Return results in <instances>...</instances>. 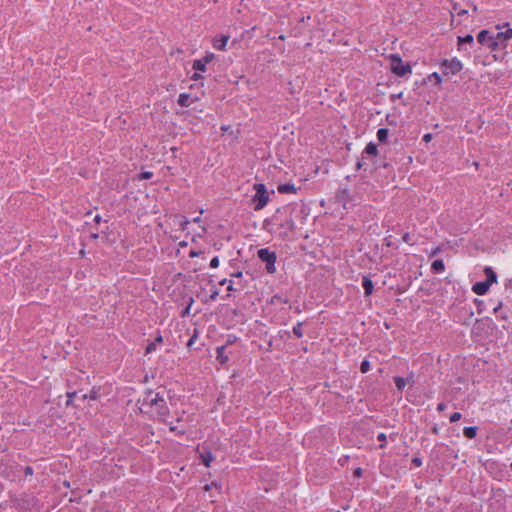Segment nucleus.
I'll use <instances>...</instances> for the list:
<instances>
[{
	"instance_id": "f257e3e1",
	"label": "nucleus",
	"mask_w": 512,
	"mask_h": 512,
	"mask_svg": "<svg viewBox=\"0 0 512 512\" xmlns=\"http://www.w3.org/2000/svg\"><path fill=\"white\" fill-rule=\"evenodd\" d=\"M142 405H147L154 409L158 419L167 424L166 418L169 414V408L163 395H161L159 392L148 390L143 397Z\"/></svg>"
},
{
	"instance_id": "f03ea898",
	"label": "nucleus",
	"mask_w": 512,
	"mask_h": 512,
	"mask_svg": "<svg viewBox=\"0 0 512 512\" xmlns=\"http://www.w3.org/2000/svg\"><path fill=\"white\" fill-rule=\"evenodd\" d=\"M255 195L252 197L251 202L255 211L262 210L270 200V194L263 183H256L253 186Z\"/></svg>"
},
{
	"instance_id": "7ed1b4c3",
	"label": "nucleus",
	"mask_w": 512,
	"mask_h": 512,
	"mask_svg": "<svg viewBox=\"0 0 512 512\" xmlns=\"http://www.w3.org/2000/svg\"><path fill=\"white\" fill-rule=\"evenodd\" d=\"M258 258L266 264V271L269 274H273L276 271L275 262H276V253L270 251L268 248H261L257 251Z\"/></svg>"
},
{
	"instance_id": "20e7f679",
	"label": "nucleus",
	"mask_w": 512,
	"mask_h": 512,
	"mask_svg": "<svg viewBox=\"0 0 512 512\" xmlns=\"http://www.w3.org/2000/svg\"><path fill=\"white\" fill-rule=\"evenodd\" d=\"M391 71L399 77H405L411 74V66L404 63L399 55L393 54L391 55Z\"/></svg>"
},
{
	"instance_id": "39448f33",
	"label": "nucleus",
	"mask_w": 512,
	"mask_h": 512,
	"mask_svg": "<svg viewBox=\"0 0 512 512\" xmlns=\"http://www.w3.org/2000/svg\"><path fill=\"white\" fill-rule=\"evenodd\" d=\"M477 41L489 48L491 51H497L500 49V42L497 41L495 35L491 34L488 30H482L477 35Z\"/></svg>"
},
{
	"instance_id": "423d86ee",
	"label": "nucleus",
	"mask_w": 512,
	"mask_h": 512,
	"mask_svg": "<svg viewBox=\"0 0 512 512\" xmlns=\"http://www.w3.org/2000/svg\"><path fill=\"white\" fill-rule=\"evenodd\" d=\"M440 67H441L443 75H445V76L450 75V74L455 75L462 70L463 64L457 58H453L450 60L444 59L441 62Z\"/></svg>"
},
{
	"instance_id": "0eeeda50",
	"label": "nucleus",
	"mask_w": 512,
	"mask_h": 512,
	"mask_svg": "<svg viewBox=\"0 0 512 512\" xmlns=\"http://www.w3.org/2000/svg\"><path fill=\"white\" fill-rule=\"evenodd\" d=\"M280 227L284 229L283 232L280 233V236L285 239L288 237L289 233L293 232L295 229V222L293 219H287L284 223L280 224Z\"/></svg>"
},
{
	"instance_id": "6e6552de",
	"label": "nucleus",
	"mask_w": 512,
	"mask_h": 512,
	"mask_svg": "<svg viewBox=\"0 0 512 512\" xmlns=\"http://www.w3.org/2000/svg\"><path fill=\"white\" fill-rule=\"evenodd\" d=\"M490 286L485 282V281H480V282H476L472 285V292L477 294V295H485L488 290H489Z\"/></svg>"
},
{
	"instance_id": "1a4fd4ad",
	"label": "nucleus",
	"mask_w": 512,
	"mask_h": 512,
	"mask_svg": "<svg viewBox=\"0 0 512 512\" xmlns=\"http://www.w3.org/2000/svg\"><path fill=\"white\" fill-rule=\"evenodd\" d=\"M362 287L364 289V295L365 296H370L372 293H373V289H374V285H373V282L371 280V277L370 275H364L362 277Z\"/></svg>"
},
{
	"instance_id": "9d476101",
	"label": "nucleus",
	"mask_w": 512,
	"mask_h": 512,
	"mask_svg": "<svg viewBox=\"0 0 512 512\" xmlns=\"http://www.w3.org/2000/svg\"><path fill=\"white\" fill-rule=\"evenodd\" d=\"M216 359L221 365L229 361V357L226 353V345H221L216 348Z\"/></svg>"
},
{
	"instance_id": "9b49d317",
	"label": "nucleus",
	"mask_w": 512,
	"mask_h": 512,
	"mask_svg": "<svg viewBox=\"0 0 512 512\" xmlns=\"http://www.w3.org/2000/svg\"><path fill=\"white\" fill-rule=\"evenodd\" d=\"M495 36L497 38V41L500 42V48H505V42L512 38V28H508L504 32H498Z\"/></svg>"
},
{
	"instance_id": "f8f14e48",
	"label": "nucleus",
	"mask_w": 512,
	"mask_h": 512,
	"mask_svg": "<svg viewBox=\"0 0 512 512\" xmlns=\"http://www.w3.org/2000/svg\"><path fill=\"white\" fill-rule=\"evenodd\" d=\"M229 40V36L220 35L219 37L214 38L213 47L217 50H224Z\"/></svg>"
},
{
	"instance_id": "ddd939ff",
	"label": "nucleus",
	"mask_w": 512,
	"mask_h": 512,
	"mask_svg": "<svg viewBox=\"0 0 512 512\" xmlns=\"http://www.w3.org/2000/svg\"><path fill=\"white\" fill-rule=\"evenodd\" d=\"M484 273L486 275V280L485 282L491 286L492 284L494 283H497V274L495 273V271L492 269V267H489V266H486L484 268Z\"/></svg>"
},
{
	"instance_id": "4468645a",
	"label": "nucleus",
	"mask_w": 512,
	"mask_h": 512,
	"mask_svg": "<svg viewBox=\"0 0 512 512\" xmlns=\"http://www.w3.org/2000/svg\"><path fill=\"white\" fill-rule=\"evenodd\" d=\"M277 189L281 194L295 193L297 191V188L294 186V184L290 183L280 184Z\"/></svg>"
},
{
	"instance_id": "2eb2a0df",
	"label": "nucleus",
	"mask_w": 512,
	"mask_h": 512,
	"mask_svg": "<svg viewBox=\"0 0 512 512\" xmlns=\"http://www.w3.org/2000/svg\"><path fill=\"white\" fill-rule=\"evenodd\" d=\"M200 458H201L202 463L206 467H209L211 462L214 460V456L209 450H204L203 452H201Z\"/></svg>"
},
{
	"instance_id": "dca6fc26",
	"label": "nucleus",
	"mask_w": 512,
	"mask_h": 512,
	"mask_svg": "<svg viewBox=\"0 0 512 512\" xmlns=\"http://www.w3.org/2000/svg\"><path fill=\"white\" fill-rule=\"evenodd\" d=\"M464 44H470V45H473L474 44V38L471 34H467L463 37H458V48L459 50H463V45Z\"/></svg>"
},
{
	"instance_id": "f3484780",
	"label": "nucleus",
	"mask_w": 512,
	"mask_h": 512,
	"mask_svg": "<svg viewBox=\"0 0 512 512\" xmlns=\"http://www.w3.org/2000/svg\"><path fill=\"white\" fill-rule=\"evenodd\" d=\"M364 154L376 156L378 154V148L376 144H374L373 142L368 143L362 153V158H364Z\"/></svg>"
},
{
	"instance_id": "a211bd4d",
	"label": "nucleus",
	"mask_w": 512,
	"mask_h": 512,
	"mask_svg": "<svg viewBox=\"0 0 512 512\" xmlns=\"http://www.w3.org/2000/svg\"><path fill=\"white\" fill-rule=\"evenodd\" d=\"M431 270L434 273H442L445 270V265H444L443 260L437 259V260L433 261V263L431 265Z\"/></svg>"
},
{
	"instance_id": "6ab92c4d",
	"label": "nucleus",
	"mask_w": 512,
	"mask_h": 512,
	"mask_svg": "<svg viewBox=\"0 0 512 512\" xmlns=\"http://www.w3.org/2000/svg\"><path fill=\"white\" fill-rule=\"evenodd\" d=\"M463 435L468 439H474L477 435V427L468 426L463 429Z\"/></svg>"
},
{
	"instance_id": "aec40b11",
	"label": "nucleus",
	"mask_w": 512,
	"mask_h": 512,
	"mask_svg": "<svg viewBox=\"0 0 512 512\" xmlns=\"http://www.w3.org/2000/svg\"><path fill=\"white\" fill-rule=\"evenodd\" d=\"M189 99H190V95L187 94V93H181L179 96H178V100H177V103L178 105L182 106V107H188L190 105L189 103Z\"/></svg>"
},
{
	"instance_id": "412c9836",
	"label": "nucleus",
	"mask_w": 512,
	"mask_h": 512,
	"mask_svg": "<svg viewBox=\"0 0 512 512\" xmlns=\"http://www.w3.org/2000/svg\"><path fill=\"white\" fill-rule=\"evenodd\" d=\"M389 131L386 128H380L377 131V139L379 142L384 143L388 138Z\"/></svg>"
},
{
	"instance_id": "4be33fe9",
	"label": "nucleus",
	"mask_w": 512,
	"mask_h": 512,
	"mask_svg": "<svg viewBox=\"0 0 512 512\" xmlns=\"http://www.w3.org/2000/svg\"><path fill=\"white\" fill-rule=\"evenodd\" d=\"M280 212H281V208H278V209L276 210V213H275V215L273 216V218H266V219L263 221V223H262V229H264V230H266V231H269V232H270V230H269V226L273 223V219H275V218H276V215H277L278 213H280Z\"/></svg>"
},
{
	"instance_id": "5701e85b",
	"label": "nucleus",
	"mask_w": 512,
	"mask_h": 512,
	"mask_svg": "<svg viewBox=\"0 0 512 512\" xmlns=\"http://www.w3.org/2000/svg\"><path fill=\"white\" fill-rule=\"evenodd\" d=\"M192 67L195 71H201V72L206 71V64H204L201 59L194 60Z\"/></svg>"
},
{
	"instance_id": "b1692460",
	"label": "nucleus",
	"mask_w": 512,
	"mask_h": 512,
	"mask_svg": "<svg viewBox=\"0 0 512 512\" xmlns=\"http://www.w3.org/2000/svg\"><path fill=\"white\" fill-rule=\"evenodd\" d=\"M394 383H395L396 388L399 391H402L406 386V380L400 376L394 377Z\"/></svg>"
},
{
	"instance_id": "393cba45",
	"label": "nucleus",
	"mask_w": 512,
	"mask_h": 512,
	"mask_svg": "<svg viewBox=\"0 0 512 512\" xmlns=\"http://www.w3.org/2000/svg\"><path fill=\"white\" fill-rule=\"evenodd\" d=\"M169 424V429L171 432H174L177 435H184L185 429L183 427H179L178 425H173L172 423Z\"/></svg>"
},
{
	"instance_id": "a878e982",
	"label": "nucleus",
	"mask_w": 512,
	"mask_h": 512,
	"mask_svg": "<svg viewBox=\"0 0 512 512\" xmlns=\"http://www.w3.org/2000/svg\"><path fill=\"white\" fill-rule=\"evenodd\" d=\"M292 331L297 338H301L303 336L302 323L297 322V324L293 327Z\"/></svg>"
},
{
	"instance_id": "bb28decb",
	"label": "nucleus",
	"mask_w": 512,
	"mask_h": 512,
	"mask_svg": "<svg viewBox=\"0 0 512 512\" xmlns=\"http://www.w3.org/2000/svg\"><path fill=\"white\" fill-rule=\"evenodd\" d=\"M289 302V299L287 297H282L280 295H274L272 298H271V303L272 304H276V303H288Z\"/></svg>"
},
{
	"instance_id": "cd10ccee",
	"label": "nucleus",
	"mask_w": 512,
	"mask_h": 512,
	"mask_svg": "<svg viewBox=\"0 0 512 512\" xmlns=\"http://www.w3.org/2000/svg\"><path fill=\"white\" fill-rule=\"evenodd\" d=\"M377 440L381 443L380 448L383 449L386 446L387 436L385 433H379L377 436Z\"/></svg>"
},
{
	"instance_id": "c85d7f7f",
	"label": "nucleus",
	"mask_w": 512,
	"mask_h": 512,
	"mask_svg": "<svg viewBox=\"0 0 512 512\" xmlns=\"http://www.w3.org/2000/svg\"><path fill=\"white\" fill-rule=\"evenodd\" d=\"M360 371L362 373H367L370 371V362L368 360H363L360 364Z\"/></svg>"
},
{
	"instance_id": "c756f323",
	"label": "nucleus",
	"mask_w": 512,
	"mask_h": 512,
	"mask_svg": "<svg viewBox=\"0 0 512 512\" xmlns=\"http://www.w3.org/2000/svg\"><path fill=\"white\" fill-rule=\"evenodd\" d=\"M198 331L195 329L194 330V333L193 335L190 337V339L188 340L187 342V347L188 348H191L193 346V344L196 342V340L198 339Z\"/></svg>"
},
{
	"instance_id": "7c9ffc66",
	"label": "nucleus",
	"mask_w": 512,
	"mask_h": 512,
	"mask_svg": "<svg viewBox=\"0 0 512 512\" xmlns=\"http://www.w3.org/2000/svg\"><path fill=\"white\" fill-rule=\"evenodd\" d=\"M215 58V55L213 53H206V55L201 58V60L203 61L204 64H208L210 63L211 61H213V59Z\"/></svg>"
},
{
	"instance_id": "2f4dec72",
	"label": "nucleus",
	"mask_w": 512,
	"mask_h": 512,
	"mask_svg": "<svg viewBox=\"0 0 512 512\" xmlns=\"http://www.w3.org/2000/svg\"><path fill=\"white\" fill-rule=\"evenodd\" d=\"M474 302H475V304L477 306V312L479 314H481L483 312V310H484V302H483V300L475 299Z\"/></svg>"
},
{
	"instance_id": "473e14b6",
	"label": "nucleus",
	"mask_w": 512,
	"mask_h": 512,
	"mask_svg": "<svg viewBox=\"0 0 512 512\" xmlns=\"http://www.w3.org/2000/svg\"><path fill=\"white\" fill-rule=\"evenodd\" d=\"M228 280L226 278L222 279L220 282H219V285L223 286L225 284H227ZM227 290L228 291H234L235 288L233 286V282L230 280L229 281V287H227Z\"/></svg>"
},
{
	"instance_id": "72a5a7b5",
	"label": "nucleus",
	"mask_w": 512,
	"mask_h": 512,
	"mask_svg": "<svg viewBox=\"0 0 512 512\" xmlns=\"http://www.w3.org/2000/svg\"><path fill=\"white\" fill-rule=\"evenodd\" d=\"M156 350V344L155 342H150L148 343V345L146 346V354H150L152 352H154Z\"/></svg>"
},
{
	"instance_id": "f704fd0d",
	"label": "nucleus",
	"mask_w": 512,
	"mask_h": 512,
	"mask_svg": "<svg viewBox=\"0 0 512 512\" xmlns=\"http://www.w3.org/2000/svg\"><path fill=\"white\" fill-rule=\"evenodd\" d=\"M462 415L461 413L459 412H454L451 416H450V422L451 423H454V422H457L461 419Z\"/></svg>"
},
{
	"instance_id": "c9c22d12",
	"label": "nucleus",
	"mask_w": 512,
	"mask_h": 512,
	"mask_svg": "<svg viewBox=\"0 0 512 512\" xmlns=\"http://www.w3.org/2000/svg\"><path fill=\"white\" fill-rule=\"evenodd\" d=\"M402 240L407 243V244H414V242L412 241V238L410 236V234L408 232L404 233L403 236H402Z\"/></svg>"
},
{
	"instance_id": "e433bc0d",
	"label": "nucleus",
	"mask_w": 512,
	"mask_h": 512,
	"mask_svg": "<svg viewBox=\"0 0 512 512\" xmlns=\"http://www.w3.org/2000/svg\"><path fill=\"white\" fill-rule=\"evenodd\" d=\"M209 266L211 268H217L219 266V257L215 256L211 259Z\"/></svg>"
},
{
	"instance_id": "4c0bfd02",
	"label": "nucleus",
	"mask_w": 512,
	"mask_h": 512,
	"mask_svg": "<svg viewBox=\"0 0 512 512\" xmlns=\"http://www.w3.org/2000/svg\"><path fill=\"white\" fill-rule=\"evenodd\" d=\"M236 340H237L236 336L228 335L226 343L224 345H226V347L229 346V345H232L233 343L236 342Z\"/></svg>"
},
{
	"instance_id": "58836bf2",
	"label": "nucleus",
	"mask_w": 512,
	"mask_h": 512,
	"mask_svg": "<svg viewBox=\"0 0 512 512\" xmlns=\"http://www.w3.org/2000/svg\"><path fill=\"white\" fill-rule=\"evenodd\" d=\"M77 395L76 392L67 393V405H70L73 401V398Z\"/></svg>"
},
{
	"instance_id": "ea45409f",
	"label": "nucleus",
	"mask_w": 512,
	"mask_h": 512,
	"mask_svg": "<svg viewBox=\"0 0 512 512\" xmlns=\"http://www.w3.org/2000/svg\"><path fill=\"white\" fill-rule=\"evenodd\" d=\"M34 473L33 468L31 466H26L24 468V474L25 476H32Z\"/></svg>"
},
{
	"instance_id": "a19ab883",
	"label": "nucleus",
	"mask_w": 512,
	"mask_h": 512,
	"mask_svg": "<svg viewBox=\"0 0 512 512\" xmlns=\"http://www.w3.org/2000/svg\"><path fill=\"white\" fill-rule=\"evenodd\" d=\"M430 77L434 78L436 83H438V84L441 83V81H442L440 74L437 72L432 73Z\"/></svg>"
},
{
	"instance_id": "79ce46f5",
	"label": "nucleus",
	"mask_w": 512,
	"mask_h": 512,
	"mask_svg": "<svg viewBox=\"0 0 512 512\" xmlns=\"http://www.w3.org/2000/svg\"><path fill=\"white\" fill-rule=\"evenodd\" d=\"M218 295H219V291H218L217 289H215V290H214V291H212V293L210 294V296H209V300H210V301H214V300H216V299H217V297H218Z\"/></svg>"
},
{
	"instance_id": "37998d69",
	"label": "nucleus",
	"mask_w": 512,
	"mask_h": 512,
	"mask_svg": "<svg viewBox=\"0 0 512 512\" xmlns=\"http://www.w3.org/2000/svg\"><path fill=\"white\" fill-rule=\"evenodd\" d=\"M362 473H363V470L360 467H358L354 470L353 475H354V477L359 478L362 476Z\"/></svg>"
},
{
	"instance_id": "c03bdc74",
	"label": "nucleus",
	"mask_w": 512,
	"mask_h": 512,
	"mask_svg": "<svg viewBox=\"0 0 512 512\" xmlns=\"http://www.w3.org/2000/svg\"><path fill=\"white\" fill-rule=\"evenodd\" d=\"M201 251H196V250H191L189 252V257L191 258H195V257H199L201 255Z\"/></svg>"
},
{
	"instance_id": "a18cd8bd",
	"label": "nucleus",
	"mask_w": 512,
	"mask_h": 512,
	"mask_svg": "<svg viewBox=\"0 0 512 512\" xmlns=\"http://www.w3.org/2000/svg\"><path fill=\"white\" fill-rule=\"evenodd\" d=\"M412 463L416 466V467H420L422 465V460L418 457H414L412 459Z\"/></svg>"
},
{
	"instance_id": "49530a36",
	"label": "nucleus",
	"mask_w": 512,
	"mask_h": 512,
	"mask_svg": "<svg viewBox=\"0 0 512 512\" xmlns=\"http://www.w3.org/2000/svg\"><path fill=\"white\" fill-rule=\"evenodd\" d=\"M152 175H153L152 172H148V171L147 172H142L141 173V178L142 179H150L152 177Z\"/></svg>"
},
{
	"instance_id": "de8ad7c7",
	"label": "nucleus",
	"mask_w": 512,
	"mask_h": 512,
	"mask_svg": "<svg viewBox=\"0 0 512 512\" xmlns=\"http://www.w3.org/2000/svg\"><path fill=\"white\" fill-rule=\"evenodd\" d=\"M446 407H447V406H446V404H445V403H443V402H441V403H439V404L437 405V411H438V412H443V411L446 409Z\"/></svg>"
},
{
	"instance_id": "09e8293b",
	"label": "nucleus",
	"mask_w": 512,
	"mask_h": 512,
	"mask_svg": "<svg viewBox=\"0 0 512 512\" xmlns=\"http://www.w3.org/2000/svg\"><path fill=\"white\" fill-rule=\"evenodd\" d=\"M402 95H403V93H402V92H400V93H398V94H391V95H390V99H391V101H393V102H394L396 99L401 98V97H402Z\"/></svg>"
},
{
	"instance_id": "8fccbe9b",
	"label": "nucleus",
	"mask_w": 512,
	"mask_h": 512,
	"mask_svg": "<svg viewBox=\"0 0 512 512\" xmlns=\"http://www.w3.org/2000/svg\"><path fill=\"white\" fill-rule=\"evenodd\" d=\"M431 432L434 434V435H438L439 434V427L437 426V424H434L433 427L431 428Z\"/></svg>"
},
{
	"instance_id": "3c124183",
	"label": "nucleus",
	"mask_w": 512,
	"mask_h": 512,
	"mask_svg": "<svg viewBox=\"0 0 512 512\" xmlns=\"http://www.w3.org/2000/svg\"><path fill=\"white\" fill-rule=\"evenodd\" d=\"M87 397H88V395H86V394H84V395L82 396V398H83V399H86ZM96 397H97V395H96V393H95V392H92V393H90V395H89V398H90V399H96Z\"/></svg>"
},
{
	"instance_id": "603ef678",
	"label": "nucleus",
	"mask_w": 512,
	"mask_h": 512,
	"mask_svg": "<svg viewBox=\"0 0 512 512\" xmlns=\"http://www.w3.org/2000/svg\"><path fill=\"white\" fill-rule=\"evenodd\" d=\"M153 342H155L156 345H157V343H162L163 337L160 334H158Z\"/></svg>"
},
{
	"instance_id": "864d4df0",
	"label": "nucleus",
	"mask_w": 512,
	"mask_h": 512,
	"mask_svg": "<svg viewBox=\"0 0 512 512\" xmlns=\"http://www.w3.org/2000/svg\"><path fill=\"white\" fill-rule=\"evenodd\" d=\"M431 138H432V135H431L430 133H427V134H425V135L423 136V140H424L425 142H429V141L431 140Z\"/></svg>"
},
{
	"instance_id": "5fc2aeb1",
	"label": "nucleus",
	"mask_w": 512,
	"mask_h": 512,
	"mask_svg": "<svg viewBox=\"0 0 512 512\" xmlns=\"http://www.w3.org/2000/svg\"><path fill=\"white\" fill-rule=\"evenodd\" d=\"M502 308V302L500 301L497 306L494 307L493 311L496 314Z\"/></svg>"
},
{
	"instance_id": "6e6d98bb",
	"label": "nucleus",
	"mask_w": 512,
	"mask_h": 512,
	"mask_svg": "<svg viewBox=\"0 0 512 512\" xmlns=\"http://www.w3.org/2000/svg\"><path fill=\"white\" fill-rule=\"evenodd\" d=\"M213 486H214V487H218V485H217L216 483L212 482L211 484H207V485H205L204 489L208 491V490H210V488H211V487H213Z\"/></svg>"
},
{
	"instance_id": "4d7b16f0",
	"label": "nucleus",
	"mask_w": 512,
	"mask_h": 512,
	"mask_svg": "<svg viewBox=\"0 0 512 512\" xmlns=\"http://www.w3.org/2000/svg\"><path fill=\"white\" fill-rule=\"evenodd\" d=\"M202 78V76L198 73V71H196L193 75H192V79L193 80H198Z\"/></svg>"
},
{
	"instance_id": "13d9d810",
	"label": "nucleus",
	"mask_w": 512,
	"mask_h": 512,
	"mask_svg": "<svg viewBox=\"0 0 512 512\" xmlns=\"http://www.w3.org/2000/svg\"><path fill=\"white\" fill-rule=\"evenodd\" d=\"M231 276L232 277H236V278H240L242 276V272L241 271H237V272L231 273Z\"/></svg>"
},
{
	"instance_id": "bf43d9fd",
	"label": "nucleus",
	"mask_w": 512,
	"mask_h": 512,
	"mask_svg": "<svg viewBox=\"0 0 512 512\" xmlns=\"http://www.w3.org/2000/svg\"><path fill=\"white\" fill-rule=\"evenodd\" d=\"M405 380H406V384H407V383H410V384H413V383H414L413 375H412V374H411L409 377H407Z\"/></svg>"
},
{
	"instance_id": "052dcab7",
	"label": "nucleus",
	"mask_w": 512,
	"mask_h": 512,
	"mask_svg": "<svg viewBox=\"0 0 512 512\" xmlns=\"http://www.w3.org/2000/svg\"><path fill=\"white\" fill-rule=\"evenodd\" d=\"M192 303H193V300L191 299L190 304L187 306V308L185 309V311H184V312H183V314H182L183 316H185L186 314H188V313H189V310H190V307H191V304H192Z\"/></svg>"
},
{
	"instance_id": "680f3d73",
	"label": "nucleus",
	"mask_w": 512,
	"mask_h": 512,
	"mask_svg": "<svg viewBox=\"0 0 512 512\" xmlns=\"http://www.w3.org/2000/svg\"><path fill=\"white\" fill-rule=\"evenodd\" d=\"M101 221H102V218H101V216H100V215H96V216L94 217V222H95L96 224H99Z\"/></svg>"
},
{
	"instance_id": "e2e57ef3",
	"label": "nucleus",
	"mask_w": 512,
	"mask_h": 512,
	"mask_svg": "<svg viewBox=\"0 0 512 512\" xmlns=\"http://www.w3.org/2000/svg\"><path fill=\"white\" fill-rule=\"evenodd\" d=\"M363 165H364V162H363V161H358V162L356 163V169H357V170H360V169L363 167Z\"/></svg>"
},
{
	"instance_id": "0e129e2a",
	"label": "nucleus",
	"mask_w": 512,
	"mask_h": 512,
	"mask_svg": "<svg viewBox=\"0 0 512 512\" xmlns=\"http://www.w3.org/2000/svg\"><path fill=\"white\" fill-rule=\"evenodd\" d=\"M438 252H439V248L435 249V250L431 253V256L436 255Z\"/></svg>"
},
{
	"instance_id": "69168bd1",
	"label": "nucleus",
	"mask_w": 512,
	"mask_h": 512,
	"mask_svg": "<svg viewBox=\"0 0 512 512\" xmlns=\"http://www.w3.org/2000/svg\"><path fill=\"white\" fill-rule=\"evenodd\" d=\"M91 237H92L93 239H97V238H98V234H97V233H93V234H91Z\"/></svg>"
},
{
	"instance_id": "338daca9",
	"label": "nucleus",
	"mask_w": 512,
	"mask_h": 512,
	"mask_svg": "<svg viewBox=\"0 0 512 512\" xmlns=\"http://www.w3.org/2000/svg\"><path fill=\"white\" fill-rule=\"evenodd\" d=\"M466 13H467V11H466V10H463V11L458 12V14H459V15H463V14H466Z\"/></svg>"
},
{
	"instance_id": "774afa93",
	"label": "nucleus",
	"mask_w": 512,
	"mask_h": 512,
	"mask_svg": "<svg viewBox=\"0 0 512 512\" xmlns=\"http://www.w3.org/2000/svg\"><path fill=\"white\" fill-rule=\"evenodd\" d=\"M509 284L512 285V279L509 280Z\"/></svg>"
}]
</instances>
